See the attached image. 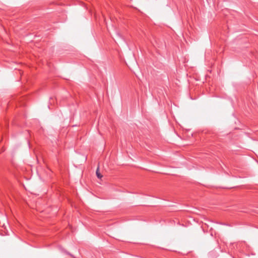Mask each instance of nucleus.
<instances>
[{"label": "nucleus", "mask_w": 258, "mask_h": 258, "mask_svg": "<svg viewBox=\"0 0 258 258\" xmlns=\"http://www.w3.org/2000/svg\"><path fill=\"white\" fill-rule=\"evenodd\" d=\"M96 175L98 178H101L102 177V175L101 174V173L99 172V167L97 168L96 170Z\"/></svg>", "instance_id": "nucleus-1"}]
</instances>
